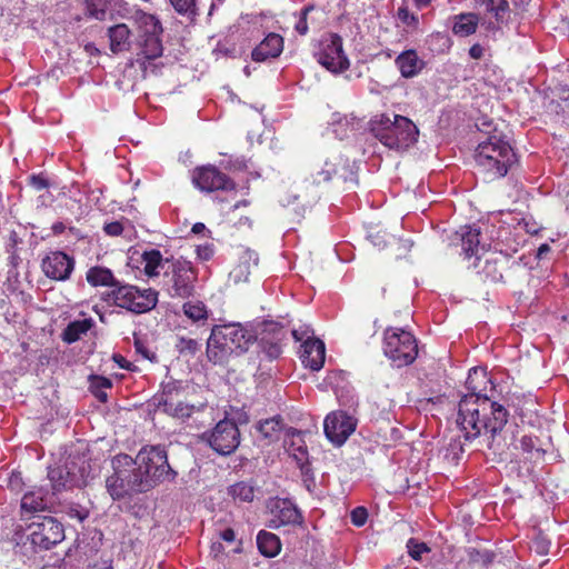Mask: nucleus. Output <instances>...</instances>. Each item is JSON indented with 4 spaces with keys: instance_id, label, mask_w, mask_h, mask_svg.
I'll list each match as a JSON object with an SVG mask.
<instances>
[{
    "instance_id": "1",
    "label": "nucleus",
    "mask_w": 569,
    "mask_h": 569,
    "mask_svg": "<svg viewBox=\"0 0 569 569\" xmlns=\"http://www.w3.org/2000/svg\"><path fill=\"white\" fill-rule=\"evenodd\" d=\"M488 382L483 370L472 368L466 381L468 393L458 403L457 423L467 441H478L495 455H501L507 446L503 436L509 412L500 403L482 393L481 385Z\"/></svg>"
},
{
    "instance_id": "2",
    "label": "nucleus",
    "mask_w": 569,
    "mask_h": 569,
    "mask_svg": "<svg viewBox=\"0 0 569 569\" xmlns=\"http://www.w3.org/2000/svg\"><path fill=\"white\" fill-rule=\"evenodd\" d=\"M130 19L137 32V61L142 67L144 74L149 71L156 73L157 64L152 61L160 58L163 52L161 22L156 16L140 9H136Z\"/></svg>"
},
{
    "instance_id": "3",
    "label": "nucleus",
    "mask_w": 569,
    "mask_h": 569,
    "mask_svg": "<svg viewBox=\"0 0 569 569\" xmlns=\"http://www.w3.org/2000/svg\"><path fill=\"white\" fill-rule=\"evenodd\" d=\"M257 340V335L239 322L216 325L207 341V357L213 363L224 362L232 353H243Z\"/></svg>"
},
{
    "instance_id": "4",
    "label": "nucleus",
    "mask_w": 569,
    "mask_h": 569,
    "mask_svg": "<svg viewBox=\"0 0 569 569\" xmlns=\"http://www.w3.org/2000/svg\"><path fill=\"white\" fill-rule=\"evenodd\" d=\"M475 161L486 179L492 181L505 177L517 158L509 142L495 132L478 144Z\"/></svg>"
},
{
    "instance_id": "5",
    "label": "nucleus",
    "mask_w": 569,
    "mask_h": 569,
    "mask_svg": "<svg viewBox=\"0 0 569 569\" xmlns=\"http://www.w3.org/2000/svg\"><path fill=\"white\" fill-rule=\"evenodd\" d=\"M101 300L109 306L119 307L132 313H144L152 310L158 302V292L151 288L140 289L137 286L121 283L101 293Z\"/></svg>"
},
{
    "instance_id": "6",
    "label": "nucleus",
    "mask_w": 569,
    "mask_h": 569,
    "mask_svg": "<svg viewBox=\"0 0 569 569\" xmlns=\"http://www.w3.org/2000/svg\"><path fill=\"white\" fill-rule=\"evenodd\" d=\"M197 277L191 262L173 260L164 270L163 289L171 298L187 299L194 292Z\"/></svg>"
},
{
    "instance_id": "7",
    "label": "nucleus",
    "mask_w": 569,
    "mask_h": 569,
    "mask_svg": "<svg viewBox=\"0 0 569 569\" xmlns=\"http://www.w3.org/2000/svg\"><path fill=\"white\" fill-rule=\"evenodd\" d=\"M136 462L144 469L153 487L176 477V472L168 463L167 452L161 447L142 448L136 457Z\"/></svg>"
},
{
    "instance_id": "8",
    "label": "nucleus",
    "mask_w": 569,
    "mask_h": 569,
    "mask_svg": "<svg viewBox=\"0 0 569 569\" xmlns=\"http://www.w3.org/2000/svg\"><path fill=\"white\" fill-rule=\"evenodd\" d=\"M203 439L219 455L228 456L232 453L240 445V431L236 422L224 419L220 420L216 427Z\"/></svg>"
},
{
    "instance_id": "9",
    "label": "nucleus",
    "mask_w": 569,
    "mask_h": 569,
    "mask_svg": "<svg viewBox=\"0 0 569 569\" xmlns=\"http://www.w3.org/2000/svg\"><path fill=\"white\" fill-rule=\"evenodd\" d=\"M48 478L51 482L52 496L87 483L84 467L78 466L73 460L67 461L63 466L50 467Z\"/></svg>"
},
{
    "instance_id": "10",
    "label": "nucleus",
    "mask_w": 569,
    "mask_h": 569,
    "mask_svg": "<svg viewBox=\"0 0 569 569\" xmlns=\"http://www.w3.org/2000/svg\"><path fill=\"white\" fill-rule=\"evenodd\" d=\"M418 352V341L409 330V325H393V366L401 368L413 363Z\"/></svg>"
},
{
    "instance_id": "11",
    "label": "nucleus",
    "mask_w": 569,
    "mask_h": 569,
    "mask_svg": "<svg viewBox=\"0 0 569 569\" xmlns=\"http://www.w3.org/2000/svg\"><path fill=\"white\" fill-rule=\"evenodd\" d=\"M28 529L31 543L42 549H50L64 538L62 525L52 517L39 518Z\"/></svg>"
},
{
    "instance_id": "12",
    "label": "nucleus",
    "mask_w": 569,
    "mask_h": 569,
    "mask_svg": "<svg viewBox=\"0 0 569 569\" xmlns=\"http://www.w3.org/2000/svg\"><path fill=\"white\" fill-rule=\"evenodd\" d=\"M316 58L321 66L333 73L342 72L349 67V60L342 49V40L337 34H331L321 42Z\"/></svg>"
},
{
    "instance_id": "13",
    "label": "nucleus",
    "mask_w": 569,
    "mask_h": 569,
    "mask_svg": "<svg viewBox=\"0 0 569 569\" xmlns=\"http://www.w3.org/2000/svg\"><path fill=\"white\" fill-rule=\"evenodd\" d=\"M357 420L345 411L330 412L323 422L326 437L336 446H341L355 432Z\"/></svg>"
},
{
    "instance_id": "14",
    "label": "nucleus",
    "mask_w": 569,
    "mask_h": 569,
    "mask_svg": "<svg viewBox=\"0 0 569 569\" xmlns=\"http://www.w3.org/2000/svg\"><path fill=\"white\" fill-rule=\"evenodd\" d=\"M113 468H120L126 475L124 479L128 481L132 491L143 492L153 487L150 477L144 472L141 466H138L136 459L128 455H118L112 460Z\"/></svg>"
},
{
    "instance_id": "15",
    "label": "nucleus",
    "mask_w": 569,
    "mask_h": 569,
    "mask_svg": "<svg viewBox=\"0 0 569 569\" xmlns=\"http://www.w3.org/2000/svg\"><path fill=\"white\" fill-rule=\"evenodd\" d=\"M192 181L201 191L232 190L234 183L213 166H204L193 171Z\"/></svg>"
},
{
    "instance_id": "16",
    "label": "nucleus",
    "mask_w": 569,
    "mask_h": 569,
    "mask_svg": "<svg viewBox=\"0 0 569 569\" xmlns=\"http://www.w3.org/2000/svg\"><path fill=\"white\" fill-rule=\"evenodd\" d=\"M270 519L268 527L278 529L282 526L300 525L302 516L299 509L288 499H272L269 503Z\"/></svg>"
},
{
    "instance_id": "17",
    "label": "nucleus",
    "mask_w": 569,
    "mask_h": 569,
    "mask_svg": "<svg viewBox=\"0 0 569 569\" xmlns=\"http://www.w3.org/2000/svg\"><path fill=\"white\" fill-rule=\"evenodd\" d=\"M73 268V259L62 251L50 252L41 262L43 273L48 278L57 281L69 279Z\"/></svg>"
},
{
    "instance_id": "18",
    "label": "nucleus",
    "mask_w": 569,
    "mask_h": 569,
    "mask_svg": "<svg viewBox=\"0 0 569 569\" xmlns=\"http://www.w3.org/2000/svg\"><path fill=\"white\" fill-rule=\"evenodd\" d=\"M419 130L407 117L393 116V149L407 150L418 141Z\"/></svg>"
},
{
    "instance_id": "19",
    "label": "nucleus",
    "mask_w": 569,
    "mask_h": 569,
    "mask_svg": "<svg viewBox=\"0 0 569 569\" xmlns=\"http://www.w3.org/2000/svg\"><path fill=\"white\" fill-rule=\"evenodd\" d=\"M301 361L305 367L319 371L325 363L326 346L317 338H308L301 346Z\"/></svg>"
},
{
    "instance_id": "20",
    "label": "nucleus",
    "mask_w": 569,
    "mask_h": 569,
    "mask_svg": "<svg viewBox=\"0 0 569 569\" xmlns=\"http://www.w3.org/2000/svg\"><path fill=\"white\" fill-rule=\"evenodd\" d=\"M283 50V39L278 33H269L252 51L254 61L261 62L269 58H277Z\"/></svg>"
},
{
    "instance_id": "21",
    "label": "nucleus",
    "mask_w": 569,
    "mask_h": 569,
    "mask_svg": "<svg viewBox=\"0 0 569 569\" xmlns=\"http://www.w3.org/2000/svg\"><path fill=\"white\" fill-rule=\"evenodd\" d=\"M53 500L43 492L42 489L28 491L21 499V511L23 516L32 515L46 510Z\"/></svg>"
},
{
    "instance_id": "22",
    "label": "nucleus",
    "mask_w": 569,
    "mask_h": 569,
    "mask_svg": "<svg viewBox=\"0 0 569 569\" xmlns=\"http://www.w3.org/2000/svg\"><path fill=\"white\" fill-rule=\"evenodd\" d=\"M186 393V387L181 381L170 380L162 383L161 393L154 397L158 408L168 409L182 399Z\"/></svg>"
},
{
    "instance_id": "23",
    "label": "nucleus",
    "mask_w": 569,
    "mask_h": 569,
    "mask_svg": "<svg viewBox=\"0 0 569 569\" xmlns=\"http://www.w3.org/2000/svg\"><path fill=\"white\" fill-rule=\"evenodd\" d=\"M208 409V406L206 402H189L183 401L180 399L176 402L172 407H169L168 409H164L163 412L169 415L170 417L174 419H179L181 421H187L191 418H197L201 413H203Z\"/></svg>"
},
{
    "instance_id": "24",
    "label": "nucleus",
    "mask_w": 569,
    "mask_h": 569,
    "mask_svg": "<svg viewBox=\"0 0 569 569\" xmlns=\"http://www.w3.org/2000/svg\"><path fill=\"white\" fill-rule=\"evenodd\" d=\"M396 64L403 78L416 77L425 67V61L418 57L416 50H406L396 59Z\"/></svg>"
},
{
    "instance_id": "25",
    "label": "nucleus",
    "mask_w": 569,
    "mask_h": 569,
    "mask_svg": "<svg viewBox=\"0 0 569 569\" xmlns=\"http://www.w3.org/2000/svg\"><path fill=\"white\" fill-rule=\"evenodd\" d=\"M110 50L113 53L129 51L131 48V30L126 23H118L108 29Z\"/></svg>"
},
{
    "instance_id": "26",
    "label": "nucleus",
    "mask_w": 569,
    "mask_h": 569,
    "mask_svg": "<svg viewBox=\"0 0 569 569\" xmlns=\"http://www.w3.org/2000/svg\"><path fill=\"white\" fill-rule=\"evenodd\" d=\"M258 254L251 249H243L239 254V263L231 271V277L236 282H246L249 279L251 269L258 266Z\"/></svg>"
},
{
    "instance_id": "27",
    "label": "nucleus",
    "mask_w": 569,
    "mask_h": 569,
    "mask_svg": "<svg viewBox=\"0 0 569 569\" xmlns=\"http://www.w3.org/2000/svg\"><path fill=\"white\" fill-rule=\"evenodd\" d=\"M461 240V248L467 258H471L476 256V260L479 261L481 257L478 254L479 252V236L480 231L478 228H473L470 226L461 227L457 232Z\"/></svg>"
},
{
    "instance_id": "28",
    "label": "nucleus",
    "mask_w": 569,
    "mask_h": 569,
    "mask_svg": "<svg viewBox=\"0 0 569 569\" xmlns=\"http://www.w3.org/2000/svg\"><path fill=\"white\" fill-rule=\"evenodd\" d=\"M369 131L386 148H390L391 120L387 113L377 114L369 121Z\"/></svg>"
},
{
    "instance_id": "29",
    "label": "nucleus",
    "mask_w": 569,
    "mask_h": 569,
    "mask_svg": "<svg viewBox=\"0 0 569 569\" xmlns=\"http://www.w3.org/2000/svg\"><path fill=\"white\" fill-rule=\"evenodd\" d=\"M114 472L106 480V488L113 500H119L126 495L132 491L128 481H126V475L120 468H113Z\"/></svg>"
},
{
    "instance_id": "30",
    "label": "nucleus",
    "mask_w": 569,
    "mask_h": 569,
    "mask_svg": "<svg viewBox=\"0 0 569 569\" xmlns=\"http://www.w3.org/2000/svg\"><path fill=\"white\" fill-rule=\"evenodd\" d=\"M287 451L295 459L298 467L303 469L308 463V450L300 432H293L289 440H286Z\"/></svg>"
},
{
    "instance_id": "31",
    "label": "nucleus",
    "mask_w": 569,
    "mask_h": 569,
    "mask_svg": "<svg viewBox=\"0 0 569 569\" xmlns=\"http://www.w3.org/2000/svg\"><path fill=\"white\" fill-rule=\"evenodd\" d=\"M508 263V259L502 256H497L492 253L490 257H487L485 260V264L481 268V272L486 278L490 279L493 282L501 281L503 278V268Z\"/></svg>"
},
{
    "instance_id": "32",
    "label": "nucleus",
    "mask_w": 569,
    "mask_h": 569,
    "mask_svg": "<svg viewBox=\"0 0 569 569\" xmlns=\"http://www.w3.org/2000/svg\"><path fill=\"white\" fill-rule=\"evenodd\" d=\"M142 261L144 263L143 270L148 277H157L160 271L166 270L167 264L171 263L169 260H163L162 254L158 250L147 251L142 254Z\"/></svg>"
},
{
    "instance_id": "33",
    "label": "nucleus",
    "mask_w": 569,
    "mask_h": 569,
    "mask_svg": "<svg viewBox=\"0 0 569 569\" xmlns=\"http://www.w3.org/2000/svg\"><path fill=\"white\" fill-rule=\"evenodd\" d=\"M335 160H326L323 164H317L311 173L312 183L321 184L331 180L332 176L337 174L338 166L342 162L340 157H335Z\"/></svg>"
},
{
    "instance_id": "34",
    "label": "nucleus",
    "mask_w": 569,
    "mask_h": 569,
    "mask_svg": "<svg viewBox=\"0 0 569 569\" xmlns=\"http://www.w3.org/2000/svg\"><path fill=\"white\" fill-rule=\"evenodd\" d=\"M259 551L266 557H276L281 549L280 539L271 532L261 530L257 536Z\"/></svg>"
},
{
    "instance_id": "35",
    "label": "nucleus",
    "mask_w": 569,
    "mask_h": 569,
    "mask_svg": "<svg viewBox=\"0 0 569 569\" xmlns=\"http://www.w3.org/2000/svg\"><path fill=\"white\" fill-rule=\"evenodd\" d=\"M452 31L460 37H467L476 32L478 27V16L475 13H460L455 17Z\"/></svg>"
},
{
    "instance_id": "36",
    "label": "nucleus",
    "mask_w": 569,
    "mask_h": 569,
    "mask_svg": "<svg viewBox=\"0 0 569 569\" xmlns=\"http://www.w3.org/2000/svg\"><path fill=\"white\" fill-rule=\"evenodd\" d=\"M362 128L361 120L355 116H345L343 118H339L335 122V133L340 139L350 138V133L355 134Z\"/></svg>"
},
{
    "instance_id": "37",
    "label": "nucleus",
    "mask_w": 569,
    "mask_h": 569,
    "mask_svg": "<svg viewBox=\"0 0 569 569\" xmlns=\"http://www.w3.org/2000/svg\"><path fill=\"white\" fill-rule=\"evenodd\" d=\"M86 279L91 286H104L109 287V289L113 288L118 282L111 270L103 267L90 268L87 272Z\"/></svg>"
},
{
    "instance_id": "38",
    "label": "nucleus",
    "mask_w": 569,
    "mask_h": 569,
    "mask_svg": "<svg viewBox=\"0 0 569 569\" xmlns=\"http://www.w3.org/2000/svg\"><path fill=\"white\" fill-rule=\"evenodd\" d=\"M92 325V319L76 320L70 322L63 331V340L68 343L76 342L81 338L82 335H86L91 329Z\"/></svg>"
},
{
    "instance_id": "39",
    "label": "nucleus",
    "mask_w": 569,
    "mask_h": 569,
    "mask_svg": "<svg viewBox=\"0 0 569 569\" xmlns=\"http://www.w3.org/2000/svg\"><path fill=\"white\" fill-rule=\"evenodd\" d=\"M257 430L263 438L270 441L276 440L282 430V421L279 417L266 419L257 425Z\"/></svg>"
},
{
    "instance_id": "40",
    "label": "nucleus",
    "mask_w": 569,
    "mask_h": 569,
    "mask_svg": "<svg viewBox=\"0 0 569 569\" xmlns=\"http://www.w3.org/2000/svg\"><path fill=\"white\" fill-rule=\"evenodd\" d=\"M182 308L186 317L193 322L206 320L208 318V310L201 301H188Z\"/></svg>"
},
{
    "instance_id": "41",
    "label": "nucleus",
    "mask_w": 569,
    "mask_h": 569,
    "mask_svg": "<svg viewBox=\"0 0 569 569\" xmlns=\"http://www.w3.org/2000/svg\"><path fill=\"white\" fill-rule=\"evenodd\" d=\"M229 493L233 499H238L243 502H251L254 498V488L246 481H240L230 487Z\"/></svg>"
},
{
    "instance_id": "42",
    "label": "nucleus",
    "mask_w": 569,
    "mask_h": 569,
    "mask_svg": "<svg viewBox=\"0 0 569 569\" xmlns=\"http://www.w3.org/2000/svg\"><path fill=\"white\" fill-rule=\"evenodd\" d=\"M398 20L406 26L403 30L406 34L413 33L418 30L419 18L415 13H411L406 6H400L397 11Z\"/></svg>"
},
{
    "instance_id": "43",
    "label": "nucleus",
    "mask_w": 569,
    "mask_h": 569,
    "mask_svg": "<svg viewBox=\"0 0 569 569\" xmlns=\"http://www.w3.org/2000/svg\"><path fill=\"white\" fill-rule=\"evenodd\" d=\"M557 100L550 101V109L556 113H569V87L558 88Z\"/></svg>"
},
{
    "instance_id": "44",
    "label": "nucleus",
    "mask_w": 569,
    "mask_h": 569,
    "mask_svg": "<svg viewBox=\"0 0 569 569\" xmlns=\"http://www.w3.org/2000/svg\"><path fill=\"white\" fill-rule=\"evenodd\" d=\"M260 346L270 359L278 358L282 352V341H277V339L269 338L267 335L260 337Z\"/></svg>"
},
{
    "instance_id": "45",
    "label": "nucleus",
    "mask_w": 569,
    "mask_h": 569,
    "mask_svg": "<svg viewBox=\"0 0 569 569\" xmlns=\"http://www.w3.org/2000/svg\"><path fill=\"white\" fill-rule=\"evenodd\" d=\"M178 14L192 18L197 14V0H169Z\"/></svg>"
},
{
    "instance_id": "46",
    "label": "nucleus",
    "mask_w": 569,
    "mask_h": 569,
    "mask_svg": "<svg viewBox=\"0 0 569 569\" xmlns=\"http://www.w3.org/2000/svg\"><path fill=\"white\" fill-rule=\"evenodd\" d=\"M406 548L408 550V555L413 560H417V561L421 560L423 553L430 552V548L428 547L427 543L420 542V541H418L417 539H413V538H410L407 541Z\"/></svg>"
},
{
    "instance_id": "47",
    "label": "nucleus",
    "mask_w": 569,
    "mask_h": 569,
    "mask_svg": "<svg viewBox=\"0 0 569 569\" xmlns=\"http://www.w3.org/2000/svg\"><path fill=\"white\" fill-rule=\"evenodd\" d=\"M261 331L262 335H267L269 338H274L277 341H283L287 336V331L282 326L274 321H264Z\"/></svg>"
},
{
    "instance_id": "48",
    "label": "nucleus",
    "mask_w": 569,
    "mask_h": 569,
    "mask_svg": "<svg viewBox=\"0 0 569 569\" xmlns=\"http://www.w3.org/2000/svg\"><path fill=\"white\" fill-rule=\"evenodd\" d=\"M108 0H87L88 11L97 20H104Z\"/></svg>"
},
{
    "instance_id": "49",
    "label": "nucleus",
    "mask_w": 569,
    "mask_h": 569,
    "mask_svg": "<svg viewBox=\"0 0 569 569\" xmlns=\"http://www.w3.org/2000/svg\"><path fill=\"white\" fill-rule=\"evenodd\" d=\"M550 541L541 532L535 535L531 539L530 549L540 556H545L549 552Z\"/></svg>"
},
{
    "instance_id": "50",
    "label": "nucleus",
    "mask_w": 569,
    "mask_h": 569,
    "mask_svg": "<svg viewBox=\"0 0 569 569\" xmlns=\"http://www.w3.org/2000/svg\"><path fill=\"white\" fill-rule=\"evenodd\" d=\"M368 239L378 249H383L388 244V232L385 231L383 234H381V231L377 228H370L368 230Z\"/></svg>"
},
{
    "instance_id": "51",
    "label": "nucleus",
    "mask_w": 569,
    "mask_h": 569,
    "mask_svg": "<svg viewBox=\"0 0 569 569\" xmlns=\"http://www.w3.org/2000/svg\"><path fill=\"white\" fill-rule=\"evenodd\" d=\"M495 553L490 550H475L471 553V560L476 563H480L483 567H488L492 563Z\"/></svg>"
},
{
    "instance_id": "52",
    "label": "nucleus",
    "mask_w": 569,
    "mask_h": 569,
    "mask_svg": "<svg viewBox=\"0 0 569 569\" xmlns=\"http://www.w3.org/2000/svg\"><path fill=\"white\" fill-rule=\"evenodd\" d=\"M520 448L522 451L537 456L538 458L543 455V450L536 448V442L531 437L523 436L520 440Z\"/></svg>"
},
{
    "instance_id": "53",
    "label": "nucleus",
    "mask_w": 569,
    "mask_h": 569,
    "mask_svg": "<svg viewBox=\"0 0 569 569\" xmlns=\"http://www.w3.org/2000/svg\"><path fill=\"white\" fill-rule=\"evenodd\" d=\"M177 347L179 348L180 352H188L193 355L199 350L200 345L194 339L182 337L179 339Z\"/></svg>"
},
{
    "instance_id": "54",
    "label": "nucleus",
    "mask_w": 569,
    "mask_h": 569,
    "mask_svg": "<svg viewBox=\"0 0 569 569\" xmlns=\"http://www.w3.org/2000/svg\"><path fill=\"white\" fill-rule=\"evenodd\" d=\"M351 522L357 526L361 527L366 523L368 518L367 509L363 507H357L355 508L350 513Z\"/></svg>"
},
{
    "instance_id": "55",
    "label": "nucleus",
    "mask_w": 569,
    "mask_h": 569,
    "mask_svg": "<svg viewBox=\"0 0 569 569\" xmlns=\"http://www.w3.org/2000/svg\"><path fill=\"white\" fill-rule=\"evenodd\" d=\"M312 7H306L302 9L299 20L297 21L295 29L300 34H306L308 32V23H307V14L310 12Z\"/></svg>"
},
{
    "instance_id": "56",
    "label": "nucleus",
    "mask_w": 569,
    "mask_h": 569,
    "mask_svg": "<svg viewBox=\"0 0 569 569\" xmlns=\"http://www.w3.org/2000/svg\"><path fill=\"white\" fill-rule=\"evenodd\" d=\"M413 246V240L410 238H399L397 242V258H405Z\"/></svg>"
},
{
    "instance_id": "57",
    "label": "nucleus",
    "mask_w": 569,
    "mask_h": 569,
    "mask_svg": "<svg viewBox=\"0 0 569 569\" xmlns=\"http://www.w3.org/2000/svg\"><path fill=\"white\" fill-rule=\"evenodd\" d=\"M312 333H313V331L311 330V328L309 326H301V327L292 330V337L297 341L305 342L308 338H313L311 336Z\"/></svg>"
},
{
    "instance_id": "58",
    "label": "nucleus",
    "mask_w": 569,
    "mask_h": 569,
    "mask_svg": "<svg viewBox=\"0 0 569 569\" xmlns=\"http://www.w3.org/2000/svg\"><path fill=\"white\" fill-rule=\"evenodd\" d=\"M103 230L106 231L107 234L114 237V236H119L122 233L123 226L120 221H112V222L106 223L103 227Z\"/></svg>"
},
{
    "instance_id": "59",
    "label": "nucleus",
    "mask_w": 569,
    "mask_h": 569,
    "mask_svg": "<svg viewBox=\"0 0 569 569\" xmlns=\"http://www.w3.org/2000/svg\"><path fill=\"white\" fill-rule=\"evenodd\" d=\"M509 3L507 0H496L493 14L499 20L502 14L508 10Z\"/></svg>"
},
{
    "instance_id": "60",
    "label": "nucleus",
    "mask_w": 569,
    "mask_h": 569,
    "mask_svg": "<svg viewBox=\"0 0 569 569\" xmlns=\"http://www.w3.org/2000/svg\"><path fill=\"white\" fill-rule=\"evenodd\" d=\"M91 387L94 389H108L111 387V381L104 377H93Z\"/></svg>"
},
{
    "instance_id": "61",
    "label": "nucleus",
    "mask_w": 569,
    "mask_h": 569,
    "mask_svg": "<svg viewBox=\"0 0 569 569\" xmlns=\"http://www.w3.org/2000/svg\"><path fill=\"white\" fill-rule=\"evenodd\" d=\"M197 256L201 260H209L213 256V250L210 246H200L197 248Z\"/></svg>"
},
{
    "instance_id": "62",
    "label": "nucleus",
    "mask_w": 569,
    "mask_h": 569,
    "mask_svg": "<svg viewBox=\"0 0 569 569\" xmlns=\"http://www.w3.org/2000/svg\"><path fill=\"white\" fill-rule=\"evenodd\" d=\"M30 184L37 190H42L48 186L47 181L39 176H32L30 178Z\"/></svg>"
},
{
    "instance_id": "63",
    "label": "nucleus",
    "mask_w": 569,
    "mask_h": 569,
    "mask_svg": "<svg viewBox=\"0 0 569 569\" xmlns=\"http://www.w3.org/2000/svg\"><path fill=\"white\" fill-rule=\"evenodd\" d=\"M469 54L472 59H481L483 56V48L476 43L469 49Z\"/></svg>"
},
{
    "instance_id": "64",
    "label": "nucleus",
    "mask_w": 569,
    "mask_h": 569,
    "mask_svg": "<svg viewBox=\"0 0 569 569\" xmlns=\"http://www.w3.org/2000/svg\"><path fill=\"white\" fill-rule=\"evenodd\" d=\"M477 4L483 8L487 12L493 13L496 0H476Z\"/></svg>"
}]
</instances>
